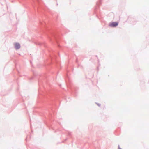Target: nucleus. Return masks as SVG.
I'll return each mask as SVG.
<instances>
[{
  "label": "nucleus",
  "instance_id": "f257e3e1",
  "mask_svg": "<svg viewBox=\"0 0 149 149\" xmlns=\"http://www.w3.org/2000/svg\"><path fill=\"white\" fill-rule=\"evenodd\" d=\"M118 24V22H113L109 24V26L111 27H115L117 26Z\"/></svg>",
  "mask_w": 149,
  "mask_h": 149
},
{
  "label": "nucleus",
  "instance_id": "f03ea898",
  "mask_svg": "<svg viewBox=\"0 0 149 149\" xmlns=\"http://www.w3.org/2000/svg\"><path fill=\"white\" fill-rule=\"evenodd\" d=\"M14 46L15 49H19L20 47V45L17 43H15L14 44Z\"/></svg>",
  "mask_w": 149,
  "mask_h": 149
},
{
  "label": "nucleus",
  "instance_id": "7ed1b4c3",
  "mask_svg": "<svg viewBox=\"0 0 149 149\" xmlns=\"http://www.w3.org/2000/svg\"><path fill=\"white\" fill-rule=\"evenodd\" d=\"M118 149H122L120 147H118Z\"/></svg>",
  "mask_w": 149,
  "mask_h": 149
}]
</instances>
